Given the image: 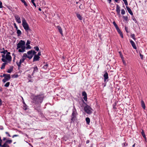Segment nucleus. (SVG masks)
I'll return each mask as SVG.
<instances>
[{
	"label": "nucleus",
	"mask_w": 147,
	"mask_h": 147,
	"mask_svg": "<svg viewBox=\"0 0 147 147\" xmlns=\"http://www.w3.org/2000/svg\"><path fill=\"white\" fill-rule=\"evenodd\" d=\"M10 52H8L5 55H2V58L1 59V60L4 63L2 64L1 67V69H4L5 65L7 64L8 62L11 61V56L10 55Z\"/></svg>",
	"instance_id": "obj_1"
},
{
	"label": "nucleus",
	"mask_w": 147,
	"mask_h": 147,
	"mask_svg": "<svg viewBox=\"0 0 147 147\" xmlns=\"http://www.w3.org/2000/svg\"><path fill=\"white\" fill-rule=\"evenodd\" d=\"M25 42L24 40H20L17 45V49L19 52L23 53L25 51Z\"/></svg>",
	"instance_id": "obj_2"
},
{
	"label": "nucleus",
	"mask_w": 147,
	"mask_h": 147,
	"mask_svg": "<svg viewBox=\"0 0 147 147\" xmlns=\"http://www.w3.org/2000/svg\"><path fill=\"white\" fill-rule=\"evenodd\" d=\"M22 26L25 31L28 32L30 30L28 24L25 19L23 17L22 18Z\"/></svg>",
	"instance_id": "obj_3"
},
{
	"label": "nucleus",
	"mask_w": 147,
	"mask_h": 147,
	"mask_svg": "<svg viewBox=\"0 0 147 147\" xmlns=\"http://www.w3.org/2000/svg\"><path fill=\"white\" fill-rule=\"evenodd\" d=\"M77 113L76 109H73V113L71 115V122H76L77 120Z\"/></svg>",
	"instance_id": "obj_4"
},
{
	"label": "nucleus",
	"mask_w": 147,
	"mask_h": 147,
	"mask_svg": "<svg viewBox=\"0 0 147 147\" xmlns=\"http://www.w3.org/2000/svg\"><path fill=\"white\" fill-rule=\"evenodd\" d=\"M43 98L44 96L43 95H40L34 96V99L35 102L38 103H41L42 102Z\"/></svg>",
	"instance_id": "obj_5"
},
{
	"label": "nucleus",
	"mask_w": 147,
	"mask_h": 147,
	"mask_svg": "<svg viewBox=\"0 0 147 147\" xmlns=\"http://www.w3.org/2000/svg\"><path fill=\"white\" fill-rule=\"evenodd\" d=\"M27 57V55L26 53H24L21 58L19 61H17L16 62V64L18 66L20 67V66L22 63H23Z\"/></svg>",
	"instance_id": "obj_6"
},
{
	"label": "nucleus",
	"mask_w": 147,
	"mask_h": 147,
	"mask_svg": "<svg viewBox=\"0 0 147 147\" xmlns=\"http://www.w3.org/2000/svg\"><path fill=\"white\" fill-rule=\"evenodd\" d=\"M85 112L88 114H90L92 112V109L89 105H86L84 107Z\"/></svg>",
	"instance_id": "obj_7"
},
{
	"label": "nucleus",
	"mask_w": 147,
	"mask_h": 147,
	"mask_svg": "<svg viewBox=\"0 0 147 147\" xmlns=\"http://www.w3.org/2000/svg\"><path fill=\"white\" fill-rule=\"evenodd\" d=\"M36 53L34 51H30L27 52L28 55H27V57L29 59H31L33 57L34 55Z\"/></svg>",
	"instance_id": "obj_8"
},
{
	"label": "nucleus",
	"mask_w": 147,
	"mask_h": 147,
	"mask_svg": "<svg viewBox=\"0 0 147 147\" xmlns=\"http://www.w3.org/2000/svg\"><path fill=\"white\" fill-rule=\"evenodd\" d=\"M3 76L4 77V79L2 80L4 83H5L7 81L9 80L11 78L10 75L8 74H3Z\"/></svg>",
	"instance_id": "obj_9"
},
{
	"label": "nucleus",
	"mask_w": 147,
	"mask_h": 147,
	"mask_svg": "<svg viewBox=\"0 0 147 147\" xmlns=\"http://www.w3.org/2000/svg\"><path fill=\"white\" fill-rule=\"evenodd\" d=\"M14 17L16 22L18 24H20L21 22V20L20 17L17 15H15Z\"/></svg>",
	"instance_id": "obj_10"
},
{
	"label": "nucleus",
	"mask_w": 147,
	"mask_h": 147,
	"mask_svg": "<svg viewBox=\"0 0 147 147\" xmlns=\"http://www.w3.org/2000/svg\"><path fill=\"white\" fill-rule=\"evenodd\" d=\"M2 140L1 139L0 137V147H10L7 144L6 142L3 145H1V142Z\"/></svg>",
	"instance_id": "obj_11"
},
{
	"label": "nucleus",
	"mask_w": 147,
	"mask_h": 147,
	"mask_svg": "<svg viewBox=\"0 0 147 147\" xmlns=\"http://www.w3.org/2000/svg\"><path fill=\"white\" fill-rule=\"evenodd\" d=\"M130 42L132 46L135 49H137V47H136V44L134 42L132 41L131 40H130Z\"/></svg>",
	"instance_id": "obj_12"
},
{
	"label": "nucleus",
	"mask_w": 147,
	"mask_h": 147,
	"mask_svg": "<svg viewBox=\"0 0 147 147\" xmlns=\"http://www.w3.org/2000/svg\"><path fill=\"white\" fill-rule=\"evenodd\" d=\"M126 8L128 12L131 15L133 16V14L131 9L128 6H126Z\"/></svg>",
	"instance_id": "obj_13"
},
{
	"label": "nucleus",
	"mask_w": 147,
	"mask_h": 147,
	"mask_svg": "<svg viewBox=\"0 0 147 147\" xmlns=\"http://www.w3.org/2000/svg\"><path fill=\"white\" fill-rule=\"evenodd\" d=\"M33 71L32 73V75H33L34 74L38 72V69L36 66H35L33 68Z\"/></svg>",
	"instance_id": "obj_14"
},
{
	"label": "nucleus",
	"mask_w": 147,
	"mask_h": 147,
	"mask_svg": "<svg viewBox=\"0 0 147 147\" xmlns=\"http://www.w3.org/2000/svg\"><path fill=\"white\" fill-rule=\"evenodd\" d=\"M104 81L105 82L106 81V80L108 78V75L107 72H106L104 75Z\"/></svg>",
	"instance_id": "obj_15"
},
{
	"label": "nucleus",
	"mask_w": 147,
	"mask_h": 147,
	"mask_svg": "<svg viewBox=\"0 0 147 147\" xmlns=\"http://www.w3.org/2000/svg\"><path fill=\"white\" fill-rule=\"evenodd\" d=\"M116 10L117 13V14H120V7H119L118 5H116Z\"/></svg>",
	"instance_id": "obj_16"
},
{
	"label": "nucleus",
	"mask_w": 147,
	"mask_h": 147,
	"mask_svg": "<svg viewBox=\"0 0 147 147\" xmlns=\"http://www.w3.org/2000/svg\"><path fill=\"white\" fill-rule=\"evenodd\" d=\"M39 58V57L37 55H35L33 58L34 61H36L38 60Z\"/></svg>",
	"instance_id": "obj_17"
},
{
	"label": "nucleus",
	"mask_w": 147,
	"mask_h": 147,
	"mask_svg": "<svg viewBox=\"0 0 147 147\" xmlns=\"http://www.w3.org/2000/svg\"><path fill=\"white\" fill-rule=\"evenodd\" d=\"M57 28L61 35H63V34L62 32V30L60 26H57Z\"/></svg>",
	"instance_id": "obj_18"
},
{
	"label": "nucleus",
	"mask_w": 147,
	"mask_h": 147,
	"mask_svg": "<svg viewBox=\"0 0 147 147\" xmlns=\"http://www.w3.org/2000/svg\"><path fill=\"white\" fill-rule=\"evenodd\" d=\"M141 106L142 107L145 109V105L144 101L143 100H141Z\"/></svg>",
	"instance_id": "obj_19"
},
{
	"label": "nucleus",
	"mask_w": 147,
	"mask_h": 147,
	"mask_svg": "<svg viewBox=\"0 0 147 147\" xmlns=\"http://www.w3.org/2000/svg\"><path fill=\"white\" fill-rule=\"evenodd\" d=\"M13 70V68L12 67H11L10 68L8 69L7 72L8 73H11Z\"/></svg>",
	"instance_id": "obj_20"
},
{
	"label": "nucleus",
	"mask_w": 147,
	"mask_h": 147,
	"mask_svg": "<svg viewBox=\"0 0 147 147\" xmlns=\"http://www.w3.org/2000/svg\"><path fill=\"white\" fill-rule=\"evenodd\" d=\"M77 16V18L80 20H82V17L81 16V15L78 13H77L76 15Z\"/></svg>",
	"instance_id": "obj_21"
},
{
	"label": "nucleus",
	"mask_w": 147,
	"mask_h": 147,
	"mask_svg": "<svg viewBox=\"0 0 147 147\" xmlns=\"http://www.w3.org/2000/svg\"><path fill=\"white\" fill-rule=\"evenodd\" d=\"M17 33L18 35V36H20L21 34H22V32L20 30L18 29L17 30Z\"/></svg>",
	"instance_id": "obj_22"
},
{
	"label": "nucleus",
	"mask_w": 147,
	"mask_h": 147,
	"mask_svg": "<svg viewBox=\"0 0 147 147\" xmlns=\"http://www.w3.org/2000/svg\"><path fill=\"white\" fill-rule=\"evenodd\" d=\"M86 121L87 123L88 124H89V123H90V118L88 117H87L86 119Z\"/></svg>",
	"instance_id": "obj_23"
},
{
	"label": "nucleus",
	"mask_w": 147,
	"mask_h": 147,
	"mask_svg": "<svg viewBox=\"0 0 147 147\" xmlns=\"http://www.w3.org/2000/svg\"><path fill=\"white\" fill-rule=\"evenodd\" d=\"M141 134L143 136V137L145 139H146V136L145 135V133L144 132V130H142V132H141Z\"/></svg>",
	"instance_id": "obj_24"
},
{
	"label": "nucleus",
	"mask_w": 147,
	"mask_h": 147,
	"mask_svg": "<svg viewBox=\"0 0 147 147\" xmlns=\"http://www.w3.org/2000/svg\"><path fill=\"white\" fill-rule=\"evenodd\" d=\"M8 52H8L7 50H5V51H2L1 52V53H3V55H5Z\"/></svg>",
	"instance_id": "obj_25"
},
{
	"label": "nucleus",
	"mask_w": 147,
	"mask_h": 147,
	"mask_svg": "<svg viewBox=\"0 0 147 147\" xmlns=\"http://www.w3.org/2000/svg\"><path fill=\"white\" fill-rule=\"evenodd\" d=\"M131 36L134 40H136V39L135 38V35L134 34H131Z\"/></svg>",
	"instance_id": "obj_26"
},
{
	"label": "nucleus",
	"mask_w": 147,
	"mask_h": 147,
	"mask_svg": "<svg viewBox=\"0 0 147 147\" xmlns=\"http://www.w3.org/2000/svg\"><path fill=\"white\" fill-rule=\"evenodd\" d=\"M20 0L22 3H24V5L26 6H27L28 5L24 0Z\"/></svg>",
	"instance_id": "obj_27"
},
{
	"label": "nucleus",
	"mask_w": 147,
	"mask_h": 147,
	"mask_svg": "<svg viewBox=\"0 0 147 147\" xmlns=\"http://www.w3.org/2000/svg\"><path fill=\"white\" fill-rule=\"evenodd\" d=\"M12 142V140H7L5 142H6L7 144H11Z\"/></svg>",
	"instance_id": "obj_28"
},
{
	"label": "nucleus",
	"mask_w": 147,
	"mask_h": 147,
	"mask_svg": "<svg viewBox=\"0 0 147 147\" xmlns=\"http://www.w3.org/2000/svg\"><path fill=\"white\" fill-rule=\"evenodd\" d=\"M124 2L125 5L126 6H127L128 5V3L127 1V0H122Z\"/></svg>",
	"instance_id": "obj_29"
},
{
	"label": "nucleus",
	"mask_w": 147,
	"mask_h": 147,
	"mask_svg": "<svg viewBox=\"0 0 147 147\" xmlns=\"http://www.w3.org/2000/svg\"><path fill=\"white\" fill-rule=\"evenodd\" d=\"M10 84L9 82H7L4 85V86L6 87H8L9 86Z\"/></svg>",
	"instance_id": "obj_30"
},
{
	"label": "nucleus",
	"mask_w": 147,
	"mask_h": 147,
	"mask_svg": "<svg viewBox=\"0 0 147 147\" xmlns=\"http://www.w3.org/2000/svg\"><path fill=\"white\" fill-rule=\"evenodd\" d=\"M125 13V10L124 9H122L121 10V13L122 14L124 15Z\"/></svg>",
	"instance_id": "obj_31"
},
{
	"label": "nucleus",
	"mask_w": 147,
	"mask_h": 147,
	"mask_svg": "<svg viewBox=\"0 0 147 147\" xmlns=\"http://www.w3.org/2000/svg\"><path fill=\"white\" fill-rule=\"evenodd\" d=\"M113 24L116 28H117L118 27L116 23L115 22H113Z\"/></svg>",
	"instance_id": "obj_32"
},
{
	"label": "nucleus",
	"mask_w": 147,
	"mask_h": 147,
	"mask_svg": "<svg viewBox=\"0 0 147 147\" xmlns=\"http://www.w3.org/2000/svg\"><path fill=\"white\" fill-rule=\"evenodd\" d=\"M82 95L84 96V97L87 96V94L86 92H83L82 93Z\"/></svg>",
	"instance_id": "obj_33"
},
{
	"label": "nucleus",
	"mask_w": 147,
	"mask_h": 147,
	"mask_svg": "<svg viewBox=\"0 0 147 147\" xmlns=\"http://www.w3.org/2000/svg\"><path fill=\"white\" fill-rule=\"evenodd\" d=\"M31 1L33 5L35 7H36V5L35 3L34 2V0H31Z\"/></svg>",
	"instance_id": "obj_34"
},
{
	"label": "nucleus",
	"mask_w": 147,
	"mask_h": 147,
	"mask_svg": "<svg viewBox=\"0 0 147 147\" xmlns=\"http://www.w3.org/2000/svg\"><path fill=\"white\" fill-rule=\"evenodd\" d=\"M48 67V64H46L45 65L43 66V68L45 69H46Z\"/></svg>",
	"instance_id": "obj_35"
},
{
	"label": "nucleus",
	"mask_w": 147,
	"mask_h": 147,
	"mask_svg": "<svg viewBox=\"0 0 147 147\" xmlns=\"http://www.w3.org/2000/svg\"><path fill=\"white\" fill-rule=\"evenodd\" d=\"M26 48L27 49H30L31 48V47L29 45H26Z\"/></svg>",
	"instance_id": "obj_36"
},
{
	"label": "nucleus",
	"mask_w": 147,
	"mask_h": 147,
	"mask_svg": "<svg viewBox=\"0 0 147 147\" xmlns=\"http://www.w3.org/2000/svg\"><path fill=\"white\" fill-rule=\"evenodd\" d=\"M127 144L126 143H123V147H127Z\"/></svg>",
	"instance_id": "obj_37"
},
{
	"label": "nucleus",
	"mask_w": 147,
	"mask_h": 147,
	"mask_svg": "<svg viewBox=\"0 0 147 147\" xmlns=\"http://www.w3.org/2000/svg\"><path fill=\"white\" fill-rule=\"evenodd\" d=\"M34 49H35L37 51H38L39 50V49L38 47H34Z\"/></svg>",
	"instance_id": "obj_38"
},
{
	"label": "nucleus",
	"mask_w": 147,
	"mask_h": 147,
	"mask_svg": "<svg viewBox=\"0 0 147 147\" xmlns=\"http://www.w3.org/2000/svg\"><path fill=\"white\" fill-rule=\"evenodd\" d=\"M30 42L29 40H27L26 45H29L30 44Z\"/></svg>",
	"instance_id": "obj_39"
},
{
	"label": "nucleus",
	"mask_w": 147,
	"mask_h": 147,
	"mask_svg": "<svg viewBox=\"0 0 147 147\" xmlns=\"http://www.w3.org/2000/svg\"><path fill=\"white\" fill-rule=\"evenodd\" d=\"M14 25L15 27V28H16V30L18 29V28L16 23H14Z\"/></svg>",
	"instance_id": "obj_40"
},
{
	"label": "nucleus",
	"mask_w": 147,
	"mask_h": 147,
	"mask_svg": "<svg viewBox=\"0 0 147 147\" xmlns=\"http://www.w3.org/2000/svg\"><path fill=\"white\" fill-rule=\"evenodd\" d=\"M116 29L118 33H119L121 32V30H120L119 29V28L118 27Z\"/></svg>",
	"instance_id": "obj_41"
},
{
	"label": "nucleus",
	"mask_w": 147,
	"mask_h": 147,
	"mask_svg": "<svg viewBox=\"0 0 147 147\" xmlns=\"http://www.w3.org/2000/svg\"><path fill=\"white\" fill-rule=\"evenodd\" d=\"M124 18L126 20H128V18L127 16H124Z\"/></svg>",
	"instance_id": "obj_42"
},
{
	"label": "nucleus",
	"mask_w": 147,
	"mask_h": 147,
	"mask_svg": "<svg viewBox=\"0 0 147 147\" xmlns=\"http://www.w3.org/2000/svg\"><path fill=\"white\" fill-rule=\"evenodd\" d=\"M132 16V19L133 20H134L135 22L136 21V18L134 17L133 16Z\"/></svg>",
	"instance_id": "obj_43"
},
{
	"label": "nucleus",
	"mask_w": 147,
	"mask_h": 147,
	"mask_svg": "<svg viewBox=\"0 0 147 147\" xmlns=\"http://www.w3.org/2000/svg\"><path fill=\"white\" fill-rule=\"evenodd\" d=\"M139 55H140V57L141 58V59H143V55H142L141 53H140L139 54Z\"/></svg>",
	"instance_id": "obj_44"
},
{
	"label": "nucleus",
	"mask_w": 147,
	"mask_h": 147,
	"mask_svg": "<svg viewBox=\"0 0 147 147\" xmlns=\"http://www.w3.org/2000/svg\"><path fill=\"white\" fill-rule=\"evenodd\" d=\"M3 7L2 4V3L0 1V8H1Z\"/></svg>",
	"instance_id": "obj_45"
},
{
	"label": "nucleus",
	"mask_w": 147,
	"mask_h": 147,
	"mask_svg": "<svg viewBox=\"0 0 147 147\" xmlns=\"http://www.w3.org/2000/svg\"><path fill=\"white\" fill-rule=\"evenodd\" d=\"M122 61H123V62L124 64L125 65H126V64L125 61L123 59H122Z\"/></svg>",
	"instance_id": "obj_46"
},
{
	"label": "nucleus",
	"mask_w": 147,
	"mask_h": 147,
	"mask_svg": "<svg viewBox=\"0 0 147 147\" xmlns=\"http://www.w3.org/2000/svg\"><path fill=\"white\" fill-rule=\"evenodd\" d=\"M84 100H85L86 101L87 100V96L84 97Z\"/></svg>",
	"instance_id": "obj_47"
},
{
	"label": "nucleus",
	"mask_w": 147,
	"mask_h": 147,
	"mask_svg": "<svg viewBox=\"0 0 147 147\" xmlns=\"http://www.w3.org/2000/svg\"><path fill=\"white\" fill-rule=\"evenodd\" d=\"M5 133L6 134H7V135L9 136V137H10V135H9V133L8 132H5Z\"/></svg>",
	"instance_id": "obj_48"
},
{
	"label": "nucleus",
	"mask_w": 147,
	"mask_h": 147,
	"mask_svg": "<svg viewBox=\"0 0 147 147\" xmlns=\"http://www.w3.org/2000/svg\"><path fill=\"white\" fill-rule=\"evenodd\" d=\"M18 136V135H14L13 136V138H14V137H17V136Z\"/></svg>",
	"instance_id": "obj_49"
},
{
	"label": "nucleus",
	"mask_w": 147,
	"mask_h": 147,
	"mask_svg": "<svg viewBox=\"0 0 147 147\" xmlns=\"http://www.w3.org/2000/svg\"><path fill=\"white\" fill-rule=\"evenodd\" d=\"M40 55H41V53H40V52H39L38 53V55H37L39 56H40Z\"/></svg>",
	"instance_id": "obj_50"
},
{
	"label": "nucleus",
	"mask_w": 147,
	"mask_h": 147,
	"mask_svg": "<svg viewBox=\"0 0 147 147\" xmlns=\"http://www.w3.org/2000/svg\"><path fill=\"white\" fill-rule=\"evenodd\" d=\"M2 100H1L0 99V105H2Z\"/></svg>",
	"instance_id": "obj_51"
},
{
	"label": "nucleus",
	"mask_w": 147,
	"mask_h": 147,
	"mask_svg": "<svg viewBox=\"0 0 147 147\" xmlns=\"http://www.w3.org/2000/svg\"><path fill=\"white\" fill-rule=\"evenodd\" d=\"M120 36L121 37V38H123V35L122 34H120Z\"/></svg>",
	"instance_id": "obj_52"
},
{
	"label": "nucleus",
	"mask_w": 147,
	"mask_h": 147,
	"mask_svg": "<svg viewBox=\"0 0 147 147\" xmlns=\"http://www.w3.org/2000/svg\"><path fill=\"white\" fill-rule=\"evenodd\" d=\"M125 30H126V31L128 32V31H127V28H126V27L125 28Z\"/></svg>",
	"instance_id": "obj_53"
},
{
	"label": "nucleus",
	"mask_w": 147,
	"mask_h": 147,
	"mask_svg": "<svg viewBox=\"0 0 147 147\" xmlns=\"http://www.w3.org/2000/svg\"><path fill=\"white\" fill-rule=\"evenodd\" d=\"M89 142V140H87L86 141V144H88V143Z\"/></svg>",
	"instance_id": "obj_54"
},
{
	"label": "nucleus",
	"mask_w": 147,
	"mask_h": 147,
	"mask_svg": "<svg viewBox=\"0 0 147 147\" xmlns=\"http://www.w3.org/2000/svg\"><path fill=\"white\" fill-rule=\"evenodd\" d=\"M121 55V59H123V56L122 55Z\"/></svg>",
	"instance_id": "obj_55"
},
{
	"label": "nucleus",
	"mask_w": 147,
	"mask_h": 147,
	"mask_svg": "<svg viewBox=\"0 0 147 147\" xmlns=\"http://www.w3.org/2000/svg\"><path fill=\"white\" fill-rule=\"evenodd\" d=\"M38 10L39 11H41V8H39V9H38Z\"/></svg>",
	"instance_id": "obj_56"
},
{
	"label": "nucleus",
	"mask_w": 147,
	"mask_h": 147,
	"mask_svg": "<svg viewBox=\"0 0 147 147\" xmlns=\"http://www.w3.org/2000/svg\"><path fill=\"white\" fill-rule=\"evenodd\" d=\"M119 33L120 34H122V32H121H121H120Z\"/></svg>",
	"instance_id": "obj_57"
},
{
	"label": "nucleus",
	"mask_w": 147,
	"mask_h": 147,
	"mask_svg": "<svg viewBox=\"0 0 147 147\" xmlns=\"http://www.w3.org/2000/svg\"><path fill=\"white\" fill-rule=\"evenodd\" d=\"M119 33L120 34H122V32H121H121H120Z\"/></svg>",
	"instance_id": "obj_58"
},
{
	"label": "nucleus",
	"mask_w": 147,
	"mask_h": 147,
	"mask_svg": "<svg viewBox=\"0 0 147 147\" xmlns=\"http://www.w3.org/2000/svg\"><path fill=\"white\" fill-rule=\"evenodd\" d=\"M135 144H134L133 146H132L133 147H135Z\"/></svg>",
	"instance_id": "obj_59"
},
{
	"label": "nucleus",
	"mask_w": 147,
	"mask_h": 147,
	"mask_svg": "<svg viewBox=\"0 0 147 147\" xmlns=\"http://www.w3.org/2000/svg\"><path fill=\"white\" fill-rule=\"evenodd\" d=\"M23 103L24 104H25V103L24 102V101L23 100Z\"/></svg>",
	"instance_id": "obj_60"
},
{
	"label": "nucleus",
	"mask_w": 147,
	"mask_h": 147,
	"mask_svg": "<svg viewBox=\"0 0 147 147\" xmlns=\"http://www.w3.org/2000/svg\"><path fill=\"white\" fill-rule=\"evenodd\" d=\"M119 0H115V1L116 2H117Z\"/></svg>",
	"instance_id": "obj_61"
},
{
	"label": "nucleus",
	"mask_w": 147,
	"mask_h": 147,
	"mask_svg": "<svg viewBox=\"0 0 147 147\" xmlns=\"http://www.w3.org/2000/svg\"><path fill=\"white\" fill-rule=\"evenodd\" d=\"M5 139H6V138H3V140H4Z\"/></svg>",
	"instance_id": "obj_62"
},
{
	"label": "nucleus",
	"mask_w": 147,
	"mask_h": 147,
	"mask_svg": "<svg viewBox=\"0 0 147 147\" xmlns=\"http://www.w3.org/2000/svg\"><path fill=\"white\" fill-rule=\"evenodd\" d=\"M22 100H24V99H23V97H22Z\"/></svg>",
	"instance_id": "obj_63"
},
{
	"label": "nucleus",
	"mask_w": 147,
	"mask_h": 147,
	"mask_svg": "<svg viewBox=\"0 0 147 147\" xmlns=\"http://www.w3.org/2000/svg\"><path fill=\"white\" fill-rule=\"evenodd\" d=\"M82 102L83 103H84V101Z\"/></svg>",
	"instance_id": "obj_64"
}]
</instances>
